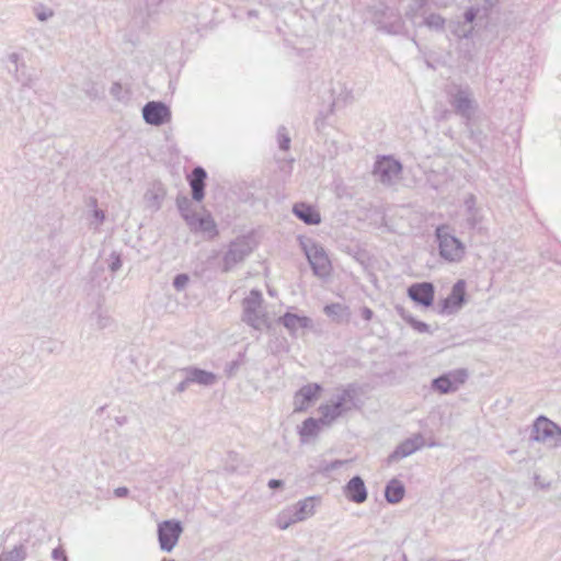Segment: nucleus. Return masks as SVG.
Listing matches in <instances>:
<instances>
[{
	"label": "nucleus",
	"instance_id": "72a5a7b5",
	"mask_svg": "<svg viewBox=\"0 0 561 561\" xmlns=\"http://www.w3.org/2000/svg\"><path fill=\"white\" fill-rule=\"evenodd\" d=\"M108 267L113 273L117 272L122 267V259L118 253L113 252L111 254V263Z\"/></svg>",
	"mask_w": 561,
	"mask_h": 561
},
{
	"label": "nucleus",
	"instance_id": "473e14b6",
	"mask_svg": "<svg viewBox=\"0 0 561 561\" xmlns=\"http://www.w3.org/2000/svg\"><path fill=\"white\" fill-rule=\"evenodd\" d=\"M343 310H344V307L340 304H331V305H327L324 307V312L329 317L340 316Z\"/></svg>",
	"mask_w": 561,
	"mask_h": 561
},
{
	"label": "nucleus",
	"instance_id": "bb28decb",
	"mask_svg": "<svg viewBox=\"0 0 561 561\" xmlns=\"http://www.w3.org/2000/svg\"><path fill=\"white\" fill-rule=\"evenodd\" d=\"M26 548L24 545L15 546L10 551H4L0 558L4 561H23L26 558Z\"/></svg>",
	"mask_w": 561,
	"mask_h": 561
},
{
	"label": "nucleus",
	"instance_id": "5fc2aeb1",
	"mask_svg": "<svg viewBox=\"0 0 561 561\" xmlns=\"http://www.w3.org/2000/svg\"><path fill=\"white\" fill-rule=\"evenodd\" d=\"M460 39H466L467 42L470 39L469 36H466V37H459Z\"/></svg>",
	"mask_w": 561,
	"mask_h": 561
},
{
	"label": "nucleus",
	"instance_id": "f8f14e48",
	"mask_svg": "<svg viewBox=\"0 0 561 561\" xmlns=\"http://www.w3.org/2000/svg\"><path fill=\"white\" fill-rule=\"evenodd\" d=\"M466 302V282L457 280L450 294L440 302V313L451 314L457 312Z\"/></svg>",
	"mask_w": 561,
	"mask_h": 561
},
{
	"label": "nucleus",
	"instance_id": "4c0bfd02",
	"mask_svg": "<svg viewBox=\"0 0 561 561\" xmlns=\"http://www.w3.org/2000/svg\"><path fill=\"white\" fill-rule=\"evenodd\" d=\"M16 80L22 83L23 87L31 88L32 87V78L30 76H24V73L19 75L15 72Z\"/></svg>",
	"mask_w": 561,
	"mask_h": 561
},
{
	"label": "nucleus",
	"instance_id": "8fccbe9b",
	"mask_svg": "<svg viewBox=\"0 0 561 561\" xmlns=\"http://www.w3.org/2000/svg\"><path fill=\"white\" fill-rule=\"evenodd\" d=\"M473 205H474V197L471 195L469 198L466 199V206H467L468 213L474 211Z\"/></svg>",
	"mask_w": 561,
	"mask_h": 561
},
{
	"label": "nucleus",
	"instance_id": "3c124183",
	"mask_svg": "<svg viewBox=\"0 0 561 561\" xmlns=\"http://www.w3.org/2000/svg\"><path fill=\"white\" fill-rule=\"evenodd\" d=\"M53 15V12L51 11H48V12H42L38 14V19L44 21L46 20L48 16H51Z\"/></svg>",
	"mask_w": 561,
	"mask_h": 561
},
{
	"label": "nucleus",
	"instance_id": "6e6d98bb",
	"mask_svg": "<svg viewBox=\"0 0 561 561\" xmlns=\"http://www.w3.org/2000/svg\"><path fill=\"white\" fill-rule=\"evenodd\" d=\"M298 49V55H301V50H304V47H300V48H297Z\"/></svg>",
	"mask_w": 561,
	"mask_h": 561
},
{
	"label": "nucleus",
	"instance_id": "f704fd0d",
	"mask_svg": "<svg viewBox=\"0 0 561 561\" xmlns=\"http://www.w3.org/2000/svg\"><path fill=\"white\" fill-rule=\"evenodd\" d=\"M347 462V460H333L329 463H327L322 469L323 471L325 472H330V471H333V470H337L340 469L341 467H343L345 463Z\"/></svg>",
	"mask_w": 561,
	"mask_h": 561
},
{
	"label": "nucleus",
	"instance_id": "37998d69",
	"mask_svg": "<svg viewBox=\"0 0 561 561\" xmlns=\"http://www.w3.org/2000/svg\"><path fill=\"white\" fill-rule=\"evenodd\" d=\"M93 217L96 220L98 226L101 225L105 219V214L102 209H94Z\"/></svg>",
	"mask_w": 561,
	"mask_h": 561
},
{
	"label": "nucleus",
	"instance_id": "7ed1b4c3",
	"mask_svg": "<svg viewBox=\"0 0 561 561\" xmlns=\"http://www.w3.org/2000/svg\"><path fill=\"white\" fill-rule=\"evenodd\" d=\"M447 94L454 112L460 117L470 121L478 107L471 89L468 85L454 84L447 90Z\"/></svg>",
	"mask_w": 561,
	"mask_h": 561
},
{
	"label": "nucleus",
	"instance_id": "ddd939ff",
	"mask_svg": "<svg viewBox=\"0 0 561 561\" xmlns=\"http://www.w3.org/2000/svg\"><path fill=\"white\" fill-rule=\"evenodd\" d=\"M423 445L424 437L421 434H415L413 437L407 438L401 444H399L396 449L388 456L387 463L391 465L400 461L401 459L421 449Z\"/></svg>",
	"mask_w": 561,
	"mask_h": 561
},
{
	"label": "nucleus",
	"instance_id": "603ef678",
	"mask_svg": "<svg viewBox=\"0 0 561 561\" xmlns=\"http://www.w3.org/2000/svg\"><path fill=\"white\" fill-rule=\"evenodd\" d=\"M218 255H219V252H218V251H213V252H211V255L208 257V260H209V261H210V260H216V259L218 257Z\"/></svg>",
	"mask_w": 561,
	"mask_h": 561
},
{
	"label": "nucleus",
	"instance_id": "de8ad7c7",
	"mask_svg": "<svg viewBox=\"0 0 561 561\" xmlns=\"http://www.w3.org/2000/svg\"><path fill=\"white\" fill-rule=\"evenodd\" d=\"M9 60L15 65V69L14 71L15 72H19V65H18V61H19V55L16 53H12L9 55Z\"/></svg>",
	"mask_w": 561,
	"mask_h": 561
},
{
	"label": "nucleus",
	"instance_id": "a18cd8bd",
	"mask_svg": "<svg viewBox=\"0 0 561 561\" xmlns=\"http://www.w3.org/2000/svg\"><path fill=\"white\" fill-rule=\"evenodd\" d=\"M284 484V482L282 480H278V479H271L268 481V488L272 489V490H276V489H279L282 488Z\"/></svg>",
	"mask_w": 561,
	"mask_h": 561
},
{
	"label": "nucleus",
	"instance_id": "6ab92c4d",
	"mask_svg": "<svg viewBox=\"0 0 561 561\" xmlns=\"http://www.w3.org/2000/svg\"><path fill=\"white\" fill-rule=\"evenodd\" d=\"M181 373L188 376L191 383H197L201 386L209 387L217 382V376L205 369L188 366L181 369Z\"/></svg>",
	"mask_w": 561,
	"mask_h": 561
},
{
	"label": "nucleus",
	"instance_id": "423d86ee",
	"mask_svg": "<svg viewBox=\"0 0 561 561\" xmlns=\"http://www.w3.org/2000/svg\"><path fill=\"white\" fill-rule=\"evenodd\" d=\"M301 248L308 259L313 274L319 277L328 276L330 274L331 264L323 247L308 239L306 241H301Z\"/></svg>",
	"mask_w": 561,
	"mask_h": 561
},
{
	"label": "nucleus",
	"instance_id": "5701e85b",
	"mask_svg": "<svg viewBox=\"0 0 561 561\" xmlns=\"http://www.w3.org/2000/svg\"><path fill=\"white\" fill-rule=\"evenodd\" d=\"M405 494V486L404 484L393 478L391 479L385 488V499L390 504H398L401 502Z\"/></svg>",
	"mask_w": 561,
	"mask_h": 561
},
{
	"label": "nucleus",
	"instance_id": "aec40b11",
	"mask_svg": "<svg viewBox=\"0 0 561 561\" xmlns=\"http://www.w3.org/2000/svg\"><path fill=\"white\" fill-rule=\"evenodd\" d=\"M294 215L306 225H319L321 222L320 213L310 204L296 203L293 206Z\"/></svg>",
	"mask_w": 561,
	"mask_h": 561
},
{
	"label": "nucleus",
	"instance_id": "412c9836",
	"mask_svg": "<svg viewBox=\"0 0 561 561\" xmlns=\"http://www.w3.org/2000/svg\"><path fill=\"white\" fill-rule=\"evenodd\" d=\"M164 197L165 190L160 183H156L146 191L144 201L148 209L157 211L160 209Z\"/></svg>",
	"mask_w": 561,
	"mask_h": 561
},
{
	"label": "nucleus",
	"instance_id": "f257e3e1",
	"mask_svg": "<svg viewBox=\"0 0 561 561\" xmlns=\"http://www.w3.org/2000/svg\"><path fill=\"white\" fill-rule=\"evenodd\" d=\"M356 394L357 388L354 383L337 389L330 403L319 407L323 425H330L336 419L351 411L355 407L354 400Z\"/></svg>",
	"mask_w": 561,
	"mask_h": 561
},
{
	"label": "nucleus",
	"instance_id": "7c9ffc66",
	"mask_svg": "<svg viewBox=\"0 0 561 561\" xmlns=\"http://www.w3.org/2000/svg\"><path fill=\"white\" fill-rule=\"evenodd\" d=\"M190 282V277L182 273V274H178L174 278H173V287L178 290V291H182L185 289V287L187 286Z\"/></svg>",
	"mask_w": 561,
	"mask_h": 561
},
{
	"label": "nucleus",
	"instance_id": "79ce46f5",
	"mask_svg": "<svg viewBox=\"0 0 561 561\" xmlns=\"http://www.w3.org/2000/svg\"><path fill=\"white\" fill-rule=\"evenodd\" d=\"M360 316L364 320L370 321L374 317V311L368 307H363L360 309Z\"/></svg>",
	"mask_w": 561,
	"mask_h": 561
},
{
	"label": "nucleus",
	"instance_id": "09e8293b",
	"mask_svg": "<svg viewBox=\"0 0 561 561\" xmlns=\"http://www.w3.org/2000/svg\"><path fill=\"white\" fill-rule=\"evenodd\" d=\"M467 220H468L470 227H472V228L476 227V225L478 224L476 211L469 213Z\"/></svg>",
	"mask_w": 561,
	"mask_h": 561
},
{
	"label": "nucleus",
	"instance_id": "6e6552de",
	"mask_svg": "<svg viewBox=\"0 0 561 561\" xmlns=\"http://www.w3.org/2000/svg\"><path fill=\"white\" fill-rule=\"evenodd\" d=\"M469 377L466 368H458L445 373L432 380V389L442 394L456 392Z\"/></svg>",
	"mask_w": 561,
	"mask_h": 561
},
{
	"label": "nucleus",
	"instance_id": "13d9d810",
	"mask_svg": "<svg viewBox=\"0 0 561 561\" xmlns=\"http://www.w3.org/2000/svg\"><path fill=\"white\" fill-rule=\"evenodd\" d=\"M0 561H4V560H2V559L0 558Z\"/></svg>",
	"mask_w": 561,
	"mask_h": 561
},
{
	"label": "nucleus",
	"instance_id": "dca6fc26",
	"mask_svg": "<svg viewBox=\"0 0 561 561\" xmlns=\"http://www.w3.org/2000/svg\"><path fill=\"white\" fill-rule=\"evenodd\" d=\"M187 226L191 231L205 233L209 239H214L218 236L217 225L209 213L203 215L197 214Z\"/></svg>",
	"mask_w": 561,
	"mask_h": 561
},
{
	"label": "nucleus",
	"instance_id": "a878e982",
	"mask_svg": "<svg viewBox=\"0 0 561 561\" xmlns=\"http://www.w3.org/2000/svg\"><path fill=\"white\" fill-rule=\"evenodd\" d=\"M320 424H323L321 417L319 420H316L313 417L306 419L302 422V425L299 430V435L301 436V439L306 437L316 436L320 431Z\"/></svg>",
	"mask_w": 561,
	"mask_h": 561
},
{
	"label": "nucleus",
	"instance_id": "4be33fe9",
	"mask_svg": "<svg viewBox=\"0 0 561 561\" xmlns=\"http://www.w3.org/2000/svg\"><path fill=\"white\" fill-rule=\"evenodd\" d=\"M278 322L291 334H295L298 329L308 328L311 324V320L308 317H301L290 312H286L284 316L279 317Z\"/></svg>",
	"mask_w": 561,
	"mask_h": 561
},
{
	"label": "nucleus",
	"instance_id": "2eb2a0df",
	"mask_svg": "<svg viewBox=\"0 0 561 561\" xmlns=\"http://www.w3.org/2000/svg\"><path fill=\"white\" fill-rule=\"evenodd\" d=\"M434 295V285L428 282L415 283L409 286L408 288L409 298H411L414 302L426 308L433 305Z\"/></svg>",
	"mask_w": 561,
	"mask_h": 561
},
{
	"label": "nucleus",
	"instance_id": "864d4df0",
	"mask_svg": "<svg viewBox=\"0 0 561 561\" xmlns=\"http://www.w3.org/2000/svg\"><path fill=\"white\" fill-rule=\"evenodd\" d=\"M286 46L293 47L294 49H296V44H291L289 41H286Z\"/></svg>",
	"mask_w": 561,
	"mask_h": 561
},
{
	"label": "nucleus",
	"instance_id": "393cba45",
	"mask_svg": "<svg viewBox=\"0 0 561 561\" xmlns=\"http://www.w3.org/2000/svg\"><path fill=\"white\" fill-rule=\"evenodd\" d=\"M176 206L186 225L197 215V213L192 209V199L185 195L176 197Z\"/></svg>",
	"mask_w": 561,
	"mask_h": 561
},
{
	"label": "nucleus",
	"instance_id": "1a4fd4ad",
	"mask_svg": "<svg viewBox=\"0 0 561 561\" xmlns=\"http://www.w3.org/2000/svg\"><path fill=\"white\" fill-rule=\"evenodd\" d=\"M157 533L160 549L171 552L183 533V526L178 519H168L158 525Z\"/></svg>",
	"mask_w": 561,
	"mask_h": 561
},
{
	"label": "nucleus",
	"instance_id": "a19ab883",
	"mask_svg": "<svg viewBox=\"0 0 561 561\" xmlns=\"http://www.w3.org/2000/svg\"><path fill=\"white\" fill-rule=\"evenodd\" d=\"M190 385L191 381L188 380V376L184 375V379L176 386L175 391L182 393L188 388Z\"/></svg>",
	"mask_w": 561,
	"mask_h": 561
},
{
	"label": "nucleus",
	"instance_id": "c756f323",
	"mask_svg": "<svg viewBox=\"0 0 561 561\" xmlns=\"http://www.w3.org/2000/svg\"><path fill=\"white\" fill-rule=\"evenodd\" d=\"M298 520H294V515L290 511L283 513L278 516L277 525L280 529L288 528L291 524L297 523Z\"/></svg>",
	"mask_w": 561,
	"mask_h": 561
},
{
	"label": "nucleus",
	"instance_id": "ea45409f",
	"mask_svg": "<svg viewBox=\"0 0 561 561\" xmlns=\"http://www.w3.org/2000/svg\"><path fill=\"white\" fill-rule=\"evenodd\" d=\"M122 85L118 82H114L110 89V93L116 99L121 100Z\"/></svg>",
	"mask_w": 561,
	"mask_h": 561
},
{
	"label": "nucleus",
	"instance_id": "e433bc0d",
	"mask_svg": "<svg viewBox=\"0 0 561 561\" xmlns=\"http://www.w3.org/2000/svg\"><path fill=\"white\" fill-rule=\"evenodd\" d=\"M394 310L397 313L409 323V319L413 318L410 312L402 306V305H396Z\"/></svg>",
	"mask_w": 561,
	"mask_h": 561
},
{
	"label": "nucleus",
	"instance_id": "49530a36",
	"mask_svg": "<svg viewBox=\"0 0 561 561\" xmlns=\"http://www.w3.org/2000/svg\"><path fill=\"white\" fill-rule=\"evenodd\" d=\"M87 95L90 99L95 100L100 98V92L94 85H92L91 89L87 90Z\"/></svg>",
	"mask_w": 561,
	"mask_h": 561
},
{
	"label": "nucleus",
	"instance_id": "9d476101",
	"mask_svg": "<svg viewBox=\"0 0 561 561\" xmlns=\"http://www.w3.org/2000/svg\"><path fill=\"white\" fill-rule=\"evenodd\" d=\"M402 171V164L388 156L381 157L375 162L374 175L375 178L386 185H391L398 180Z\"/></svg>",
	"mask_w": 561,
	"mask_h": 561
},
{
	"label": "nucleus",
	"instance_id": "cd10ccee",
	"mask_svg": "<svg viewBox=\"0 0 561 561\" xmlns=\"http://www.w3.org/2000/svg\"><path fill=\"white\" fill-rule=\"evenodd\" d=\"M92 317L100 330L108 328L112 324V318L108 314L103 313L101 310H96Z\"/></svg>",
	"mask_w": 561,
	"mask_h": 561
},
{
	"label": "nucleus",
	"instance_id": "58836bf2",
	"mask_svg": "<svg viewBox=\"0 0 561 561\" xmlns=\"http://www.w3.org/2000/svg\"><path fill=\"white\" fill-rule=\"evenodd\" d=\"M51 558L54 560L61 559L62 561H68L67 556L61 547H57L53 550Z\"/></svg>",
	"mask_w": 561,
	"mask_h": 561
},
{
	"label": "nucleus",
	"instance_id": "4d7b16f0",
	"mask_svg": "<svg viewBox=\"0 0 561 561\" xmlns=\"http://www.w3.org/2000/svg\"><path fill=\"white\" fill-rule=\"evenodd\" d=\"M162 561H175L174 559H167V558H163Z\"/></svg>",
	"mask_w": 561,
	"mask_h": 561
},
{
	"label": "nucleus",
	"instance_id": "2f4dec72",
	"mask_svg": "<svg viewBox=\"0 0 561 561\" xmlns=\"http://www.w3.org/2000/svg\"><path fill=\"white\" fill-rule=\"evenodd\" d=\"M409 324L420 333L430 332V327L423 321H419L415 318L409 319Z\"/></svg>",
	"mask_w": 561,
	"mask_h": 561
},
{
	"label": "nucleus",
	"instance_id": "f03ea898",
	"mask_svg": "<svg viewBox=\"0 0 561 561\" xmlns=\"http://www.w3.org/2000/svg\"><path fill=\"white\" fill-rule=\"evenodd\" d=\"M439 255L448 262H460L465 255L463 243L450 233L447 225H440L435 230Z\"/></svg>",
	"mask_w": 561,
	"mask_h": 561
},
{
	"label": "nucleus",
	"instance_id": "20e7f679",
	"mask_svg": "<svg viewBox=\"0 0 561 561\" xmlns=\"http://www.w3.org/2000/svg\"><path fill=\"white\" fill-rule=\"evenodd\" d=\"M530 439L557 447L561 444V427L548 417L540 415L533 424Z\"/></svg>",
	"mask_w": 561,
	"mask_h": 561
},
{
	"label": "nucleus",
	"instance_id": "b1692460",
	"mask_svg": "<svg viewBox=\"0 0 561 561\" xmlns=\"http://www.w3.org/2000/svg\"><path fill=\"white\" fill-rule=\"evenodd\" d=\"M294 520L302 522L314 514V497H306L297 502L290 511Z\"/></svg>",
	"mask_w": 561,
	"mask_h": 561
},
{
	"label": "nucleus",
	"instance_id": "4468645a",
	"mask_svg": "<svg viewBox=\"0 0 561 561\" xmlns=\"http://www.w3.org/2000/svg\"><path fill=\"white\" fill-rule=\"evenodd\" d=\"M321 391V385L316 382L302 386L294 396V411H306L318 399Z\"/></svg>",
	"mask_w": 561,
	"mask_h": 561
},
{
	"label": "nucleus",
	"instance_id": "9b49d317",
	"mask_svg": "<svg viewBox=\"0 0 561 561\" xmlns=\"http://www.w3.org/2000/svg\"><path fill=\"white\" fill-rule=\"evenodd\" d=\"M144 121L151 126H161L171 121L170 107L161 101H149L141 110Z\"/></svg>",
	"mask_w": 561,
	"mask_h": 561
},
{
	"label": "nucleus",
	"instance_id": "0eeeda50",
	"mask_svg": "<svg viewBox=\"0 0 561 561\" xmlns=\"http://www.w3.org/2000/svg\"><path fill=\"white\" fill-rule=\"evenodd\" d=\"M262 302L263 296L257 289H252L242 301V320L256 330L265 324V318L261 310Z\"/></svg>",
	"mask_w": 561,
	"mask_h": 561
},
{
	"label": "nucleus",
	"instance_id": "c03bdc74",
	"mask_svg": "<svg viewBox=\"0 0 561 561\" xmlns=\"http://www.w3.org/2000/svg\"><path fill=\"white\" fill-rule=\"evenodd\" d=\"M129 493V490L125 486H119V488H116L114 490V494L117 496V497H125L127 496Z\"/></svg>",
	"mask_w": 561,
	"mask_h": 561
},
{
	"label": "nucleus",
	"instance_id": "39448f33",
	"mask_svg": "<svg viewBox=\"0 0 561 561\" xmlns=\"http://www.w3.org/2000/svg\"><path fill=\"white\" fill-rule=\"evenodd\" d=\"M253 251L251 239L248 237H239L231 241L222 257L221 271L229 273L234 266L245 260Z\"/></svg>",
	"mask_w": 561,
	"mask_h": 561
},
{
	"label": "nucleus",
	"instance_id": "f3484780",
	"mask_svg": "<svg viewBox=\"0 0 561 561\" xmlns=\"http://www.w3.org/2000/svg\"><path fill=\"white\" fill-rule=\"evenodd\" d=\"M207 173L204 168L195 167L187 180L192 191V199L201 202L205 196V181Z\"/></svg>",
	"mask_w": 561,
	"mask_h": 561
},
{
	"label": "nucleus",
	"instance_id": "c85d7f7f",
	"mask_svg": "<svg viewBox=\"0 0 561 561\" xmlns=\"http://www.w3.org/2000/svg\"><path fill=\"white\" fill-rule=\"evenodd\" d=\"M278 147L280 150L287 151L290 146V137L285 126H280L277 130Z\"/></svg>",
	"mask_w": 561,
	"mask_h": 561
},
{
	"label": "nucleus",
	"instance_id": "a211bd4d",
	"mask_svg": "<svg viewBox=\"0 0 561 561\" xmlns=\"http://www.w3.org/2000/svg\"><path fill=\"white\" fill-rule=\"evenodd\" d=\"M344 493L346 497L357 504L367 500V489L364 480L359 476L353 477L345 485Z\"/></svg>",
	"mask_w": 561,
	"mask_h": 561
},
{
	"label": "nucleus",
	"instance_id": "c9c22d12",
	"mask_svg": "<svg viewBox=\"0 0 561 561\" xmlns=\"http://www.w3.org/2000/svg\"><path fill=\"white\" fill-rule=\"evenodd\" d=\"M241 363L239 360H232L226 365V374L228 377H232L239 369Z\"/></svg>",
	"mask_w": 561,
	"mask_h": 561
}]
</instances>
